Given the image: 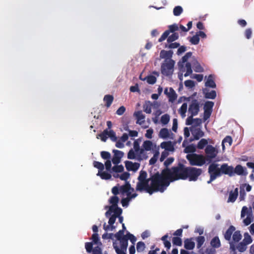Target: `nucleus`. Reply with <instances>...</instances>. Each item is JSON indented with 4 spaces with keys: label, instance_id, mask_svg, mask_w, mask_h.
Listing matches in <instances>:
<instances>
[{
    "label": "nucleus",
    "instance_id": "obj_50",
    "mask_svg": "<svg viewBox=\"0 0 254 254\" xmlns=\"http://www.w3.org/2000/svg\"><path fill=\"white\" fill-rule=\"evenodd\" d=\"M190 42L193 45H197L199 43V38L198 37V36L195 34V35L192 36L190 39Z\"/></svg>",
    "mask_w": 254,
    "mask_h": 254
},
{
    "label": "nucleus",
    "instance_id": "obj_47",
    "mask_svg": "<svg viewBox=\"0 0 254 254\" xmlns=\"http://www.w3.org/2000/svg\"><path fill=\"white\" fill-rule=\"evenodd\" d=\"M184 84L186 87L189 89L192 88L195 85V82L191 80H188L185 81Z\"/></svg>",
    "mask_w": 254,
    "mask_h": 254
},
{
    "label": "nucleus",
    "instance_id": "obj_42",
    "mask_svg": "<svg viewBox=\"0 0 254 254\" xmlns=\"http://www.w3.org/2000/svg\"><path fill=\"white\" fill-rule=\"evenodd\" d=\"M252 242V239L251 236L247 233L244 234V239L243 240V243L245 245L251 244Z\"/></svg>",
    "mask_w": 254,
    "mask_h": 254
},
{
    "label": "nucleus",
    "instance_id": "obj_48",
    "mask_svg": "<svg viewBox=\"0 0 254 254\" xmlns=\"http://www.w3.org/2000/svg\"><path fill=\"white\" fill-rule=\"evenodd\" d=\"M197 242V247L198 248H200L204 242L205 239L203 236H199L196 239Z\"/></svg>",
    "mask_w": 254,
    "mask_h": 254
},
{
    "label": "nucleus",
    "instance_id": "obj_13",
    "mask_svg": "<svg viewBox=\"0 0 254 254\" xmlns=\"http://www.w3.org/2000/svg\"><path fill=\"white\" fill-rule=\"evenodd\" d=\"M142 148L145 151H152L153 152L159 150V146H157L156 144L150 140H146L143 142Z\"/></svg>",
    "mask_w": 254,
    "mask_h": 254
},
{
    "label": "nucleus",
    "instance_id": "obj_41",
    "mask_svg": "<svg viewBox=\"0 0 254 254\" xmlns=\"http://www.w3.org/2000/svg\"><path fill=\"white\" fill-rule=\"evenodd\" d=\"M113 97L111 95H106L104 98V101L106 103V106L109 107L112 104Z\"/></svg>",
    "mask_w": 254,
    "mask_h": 254
},
{
    "label": "nucleus",
    "instance_id": "obj_54",
    "mask_svg": "<svg viewBox=\"0 0 254 254\" xmlns=\"http://www.w3.org/2000/svg\"><path fill=\"white\" fill-rule=\"evenodd\" d=\"M173 243L177 246H181L182 245V240L178 237H174L173 239Z\"/></svg>",
    "mask_w": 254,
    "mask_h": 254
},
{
    "label": "nucleus",
    "instance_id": "obj_35",
    "mask_svg": "<svg viewBox=\"0 0 254 254\" xmlns=\"http://www.w3.org/2000/svg\"><path fill=\"white\" fill-rule=\"evenodd\" d=\"M187 103H184L179 110V113L183 118H184L186 117V113L187 112Z\"/></svg>",
    "mask_w": 254,
    "mask_h": 254
},
{
    "label": "nucleus",
    "instance_id": "obj_40",
    "mask_svg": "<svg viewBox=\"0 0 254 254\" xmlns=\"http://www.w3.org/2000/svg\"><path fill=\"white\" fill-rule=\"evenodd\" d=\"M183 9L181 6H177L174 8L173 14L175 16H178L183 12Z\"/></svg>",
    "mask_w": 254,
    "mask_h": 254
},
{
    "label": "nucleus",
    "instance_id": "obj_23",
    "mask_svg": "<svg viewBox=\"0 0 254 254\" xmlns=\"http://www.w3.org/2000/svg\"><path fill=\"white\" fill-rule=\"evenodd\" d=\"M190 131L195 139H198L203 135V132L199 127L192 126L190 127Z\"/></svg>",
    "mask_w": 254,
    "mask_h": 254
},
{
    "label": "nucleus",
    "instance_id": "obj_4",
    "mask_svg": "<svg viewBox=\"0 0 254 254\" xmlns=\"http://www.w3.org/2000/svg\"><path fill=\"white\" fill-rule=\"evenodd\" d=\"M134 189L130 187L128 183H126L125 185L122 186L119 188L118 187H114L112 189V192L114 194L119 193L122 195V204L124 207L127 206L130 200L137 196V194L134 193Z\"/></svg>",
    "mask_w": 254,
    "mask_h": 254
},
{
    "label": "nucleus",
    "instance_id": "obj_25",
    "mask_svg": "<svg viewBox=\"0 0 254 254\" xmlns=\"http://www.w3.org/2000/svg\"><path fill=\"white\" fill-rule=\"evenodd\" d=\"M235 174L239 176H246L248 174L247 169L240 165H238L234 168V176Z\"/></svg>",
    "mask_w": 254,
    "mask_h": 254
},
{
    "label": "nucleus",
    "instance_id": "obj_11",
    "mask_svg": "<svg viewBox=\"0 0 254 254\" xmlns=\"http://www.w3.org/2000/svg\"><path fill=\"white\" fill-rule=\"evenodd\" d=\"M241 215L242 218H244L246 216V217L243 219V222L246 226L249 225L253 221V217L251 208L249 210L247 207L243 206L241 211Z\"/></svg>",
    "mask_w": 254,
    "mask_h": 254
},
{
    "label": "nucleus",
    "instance_id": "obj_1",
    "mask_svg": "<svg viewBox=\"0 0 254 254\" xmlns=\"http://www.w3.org/2000/svg\"><path fill=\"white\" fill-rule=\"evenodd\" d=\"M201 173L200 169L180 166L170 170H164L160 175L156 174L151 179H147V173L141 170L138 177L136 189L139 191L146 190L150 194L155 191L162 192L171 182L187 179L190 181H195Z\"/></svg>",
    "mask_w": 254,
    "mask_h": 254
},
{
    "label": "nucleus",
    "instance_id": "obj_12",
    "mask_svg": "<svg viewBox=\"0 0 254 254\" xmlns=\"http://www.w3.org/2000/svg\"><path fill=\"white\" fill-rule=\"evenodd\" d=\"M206 154V162L210 163L211 160L215 158L218 154L217 149L212 145H207L205 149Z\"/></svg>",
    "mask_w": 254,
    "mask_h": 254
},
{
    "label": "nucleus",
    "instance_id": "obj_63",
    "mask_svg": "<svg viewBox=\"0 0 254 254\" xmlns=\"http://www.w3.org/2000/svg\"><path fill=\"white\" fill-rule=\"evenodd\" d=\"M153 132V130L152 129H149L147 130L145 133V136L148 138H151Z\"/></svg>",
    "mask_w": 254,
    "mask_h": 254
},
{
    "label": "nucleus",
    "instance_id": "obj_34",
    "mask_svg": "<svg viewBox=\"0 0 254 254\" xmlns=\"http://www.w3.org/2000/svg\"><path fill=\"white\" fill-rule=\"evenodd\" d=\"M208 143H212L211 139H201L198 142L197 147L199 149H203Z\"/></svg>",
    "mask_w": 254,
    "mask_h": 254
},
{
    "label": "nucleus",
    "instance_id": "obj_15",
    "mask_svg": "<svg viewBox=\"0 0 254 254\" xmlns=\"http://www.w3.org/2000/svg\"><path fill=\"white\" fill-rule=\"evenodd\" d=\"M221 175L225 174L230 177L234 176V168L232 166H229L227 164L224 163L221 166Z\"/></svg>",
    "mask_w": 254,
    "mask_h": 254
},
{
    "label": "nucleus",
    "instance_id": "obj_9",
    "mask_svg": "<svg viewBox=\"0 0 254 254\" xmlns=\"http://www.w3.org/2000/svg\"><path fill=\"white\" fill-rule=\"evenodd\" d=\"M175 64V62L174 60L163 61L161 66L162 74L165 76H170L172 75L174 71Z\"/></svg>",
    "mask_w": 254,
    "mask_h": 254
},
{
    "label": "nucleus",
    "instance_id": "obj_8",
    "mask_svg": "<svg viewBox=\"0 0 254 254\" xmlns=\"http://www.w3.org/2000/svg\"><path fill=\"white\" fill-rule=\"evenodd\" d=\"M187 159L192 165L202 166L206 162L205 157L202 155H198L194 153L188 154L187 155Z\"/></svg>",
    "mask_w": 254,
    "mask_h": 254
},
{
    "label": "nucleus",
    "instance_id": "obj_21",
    "mask_svg": "<svg viewBox=\"0 0 254 254\" xmlns=\"http://www.w3.org/2000/svg\"><path fill=\"white\" fill-rule=\"evenodd\" d=\"M189 60L191 64V65H192L194 71L197 72H201L203 71V67L200 65L199 63L194 58H192L191 57Z\"/></svg>",
    "mask_w": 254,
    "mask_h": 254
},
{
    "label": "nucleus",
    "instance_id": "obj_10",
    "mask_svg": "<svg viewBox=\"0 0 254 254\" xmlns=\"http://www.w3.org/2000/svg\"><path fill=\"white\" fill-rule=\"evenodd\" d=\"M221 167L219 165L215 163L211 164L208 169V172L210 175V179L208 181V183H210L215 180L217 177L221 175Z\"/></svg>",
    "mask_w": 254,
    "mask_h": 254
},
{
    "label": "nucleus",
    "instance_id": "obj_64",
    "mask_svg": "<svg viewBox=\"0 0 254 254\" xmlns=\"http://www.w3.org/2000/svg\"><path fill=\"white\" fill-rule=\"evenodd\" d=\"M246 245H245V244H243L242 243H240L238 247V249L239 250V251L240 252H243L244 251H245L246 249Z\"/></svg>",
    "mask_w": 254,
    "mask_h": 254
},
{
    "label": "nucleus",
    "instance_id": "obj_53",
    "mask_svg": "<svg viewBox=\"0 0 254 254\" xmlns=\"http://www.w3.org/2000/svg\"><path fill=\"white\" fill-rule=\"evenodd\" d=\"M170 34V31L169 30H166L161 36V37L159 39L158 41L160 42H161L165 40L166 38Z\"/></svg>",
    "mask_w": 254,
    "mask_h": 254
},
{
    "label": "nucleus",
    "instance_id": "obj_37",
    "mask_svg": "<svg viewBox=\"0 0 254 254\" xmlns=\"http://www.w3.org/2000/svg\"><path fill=\"white\" fill-rule=\"evenodd\" d=\"M170 117L168 114H164L161 117L160 122L163 125L167 124L170 121Z\"/></svg>",
    "mask_w": 254,
    "mask_h": 254
},
{
    "label": "nucleus",
    "instance_id": "obj_59",
    "mask_svg": "<svg viewBox=\"0 0 254 254\" xmlns=\"http://www.w3.org/2000/svg\"><path fill=\"white\" fill-rule=\"evenodd\" d=\"M126 111V108L124 106L120 107L117 111L116 113L118 115H123Z\"/></svg>",
    "mask_w": 254,
    "mask_h": 254
},
{
    "label": "nucleus",
    "instance_id": "obj_44",
    "mask_svg": "<svg viewBox=\"0 0 254 254\" xmlns=\"http://www.w3.org/2000/svg\"><path fill=\"white\" fill-rule=\"evenodd\" d=\"M213 105L214 104L212 102L208 101L206 102L204 106V111L212 112V109Z\"/></svg>",
    "mask_w": 254,
    "mask_h": 254
},
{
    "label": "nucleus",
    "instance_id": "obj_58",
    "mask_svg": "<svg viewBox=\"0 0 254 254\" xmlns=\"http://www.w3.org/2000/svg\"><path fill=\"white\" fill-rule=\"evenodd\" d=\"M168 151L164 150L162 152L161 156L160 159L161 162L163 161L165 158L168 156Z\"/></svg>",
    "mask_w": 254,
    "mask_h": 254
},
{
    "label": "nucleus",
    "instance_id": "obj_3",
    "mask_svg": "<svg viewBox=\"0 0 254 254\" xmlns=\"http://www.w3.org/2000/svg\"><path fill=\"white\" fill-rule=\"evenodd\" d=\"M94 166L98 169L97 176H100L102 179L109 180L111 178L112 171L114 173H121L124 172V168L123 165H116L111 169V162L110 160H107L105 162V169L103 164L95 161L93 163Z\"/></svg>",
    "mask_w": 254,
    "mask_h": 254
},
{
    "label": "nucleus",
    "instance_id": "obj_32",
    "mask_svg": "<svg viewBox=\"0 0 254 254\" xmlns=\"http://www.w3.org/2000/svg\"><path fill=\"white\" fill-rule=\"evenodd\" d=\"M139 78L143 81L146 80L147 82L150 84H153L156 81V77L152 75H149L145 78H142L141 75H140Z\"/></svg>",
    "mask_w": 254,
    "mask_h": 254
},
{
    "label": "nucleus",
    "instance_id": "obj_5",
    "mask_svg": "<svg viewBox=\"0 0 254 254\" xmlns=\"http://www.w3.org/2000/svg\"><path fill=\"white\" fill-rule=\"evenodd\" d=\"M192 55L191 53H187L178 63L179 72L178 77L181 81L183 80V76L187 77L190 75L192 70L191 67V64L189 59Z\"/></svg>",
    "mask_w": 254,
    "mask_h": 254
},
{
    "label": "nucleus",
    "instance_id": "obj_45",
    "mask_svg": "<svg viewBox=\"0 0 254 254\" xmlns=\"http://www.w3.org/2000/svg\"><path fill=\"white\" fill-rule=\"evenodd\" d=\"M242 238V235L239 231H236L233 235V240L235 242H239Z\"/></svg>",
    "mask_w": 254,
    "mask_h": 254
},
{
    "label": "nucleus",
    "instance_id": "obj_14",
    "mask_svg": "<svg viewBox=\"0 0 254 254\" xmlns=\"http://www.w3.org/2000/svg\"><path fill=\"white\" fill-rule=\"evenodd\" d=\"M159 137L164 139H173L174 137V134L170 130L166 128H162L159 133Z\"/></svg>",
    "mask_w": 254,
    "mask_h": 254
},
{
    "label": "nucleus",
    "instance_id": "obj_17",
    "mask_svg": "<svg viewBox=\"0 0 254 254\" xmlns=\"http://www.w3.org/2000/svg\"><path fill=\"white\" fill-rule=\"evenodd\" d=\"M126 169L128 171L136 172L140 167V164L138 162H133L130 161L125 162Z\"/></svg>",
    "mask_w": 254,
    "mask_h": 254
},
{
    "label": "nucleus",
    "instance_id": "obj_18",
    "mask_svg": "<svg viewBox=\"0 0 254 254\" xmlns=\"http://www.w3.org/2000/svg\"><path fill=\"white\" fill-rule=\"evenodd\" d=\"M92 239L93 240L94 244H96L97 245V247H95L93 249V254H102L101 249L99 248V246L101 245V244L99 242L98 235L96 234H93L92 236Z\"/></svg>",
    "mask_w": 254,
    "mask_h": 254
},
{
    "label": "nucleus",
    "instance_id": "obj_62",
    "mask_svg": "<svg viewBox=\"0 0 254 254\" xmlns=\"http://www.w3.org/2000/svg\"><path fill=\"white\" fill-rule=\"evenodd\" d=\"M150 235V232L148 230H146L141 234V237L143 239H145L149 237Z\"/></svg>",
    "mask_w": 254,
    "mask_h": 254
},
{
    "label": "nucleus",
    "instance_id": "obj_20",
    "mask_svg": "<svg viewBox=\"0 0 254 254\" xmlns=\"http://www.w3.org/2000/svg\"><path fill=\"white\" fill-rule=\"evenodd\" d=\"M113 152L114 155L112 159V162L114 164H118L120 163L124 154L122 151L118 150H114Z\"/></svg>",
    "mask_w": 254,
    "mask_h": 254
},
{
    "label": "nucleus",
    "instance_id": "obj_6",
    "mask_svg": "<svg viewBox=\"0 0 254 254\" xmlns=\"http://www.w3.org/2000/svg\"><path fill=\"white\" fill-rule=\"evenodd\" d=\"M107 125L108 129L104 130L101 133L97 135L98 139L100 138L102 141H106L108 138H110L113 141H116L117 138L115 132L111 129L112 123L111 121H107Z\"/></svg>",
    "mask_w": 254,
    "mask_h": 254
},
{
    "label": "nucleus",
    "instance_id": "obj_33",
    "mask_svg": "<svg viewBox=\"0 0 254 254\" xmlns=\"http://www.w3.org/2000/svg\"><path fill=\"white\" fill-rule=\"evenodd\" d=\"M205 85L206 86H209L212 88H215L216 87V84L214 81V78L212 75H210L206 79Z\"/></svg>",
    "mask_w": 254,
    "mask_h": 254
},
{
    "label": "nucleus",
    "instance_id": "obj_27",
    "mask_svg": "<svg viewBox=\"0 0 254 254\" xmlns=\"http://www.w3.org/2000/svg\"><path fill=\"white\" fill-rule=\"evenodd\" d=\"M238 195V189L236 188L229 192V197L227 200L228 202H234Z\"/></svg>",
    "mask_w": 254,
    "mask_h": 254
},
{
    "label": "nucleus",
    "instance_id": "obj_52",
    "mask_svg": "<svg viewBox=\"0 0 254 254\" xmlns=\"http://www.w3.org/2000/svg\"><path fill=\"white\" fill-rule=\"evenodd\" d=\"M191 78L195 79L198 82H200L203 80V76L202 74H194L191 76Z\"/></svg>",
    "mask_w": 254,
    "mask_h": 254
},
{
    "label": "nucleus",
    "instance_id": "obj_46",
    "mask_svg": "<svg viewBox=\"0 0 254 254\" xmlns=\"http://www.w3.org/2000/svg\"><path fill=\"white\" fill-rule=\"evenodd\" d=\"M195 146L192 144L188 146L185 149V152L187 153H193L195 151Z\"/></svg>",
    "mask_w": 254,
    "mask_h": 254
},
{
    "label": "nucleus",
    "instance_id": "obj_24",
    "mask_svg": "<svg viewBox=\"0 0 254 254\" xmlns=\"http://www.w3.org/2000/svg\"><path fill=\"white\" fill-rule=\"evenodd\" d=\"M160 147L164 150L170 152L174 151V144L171 141H164L160 144Z\"/></svg>",
    "mask_w": 254,
    "mask_h": 254
},
{
    "label": "nucleus",
    "instance_id": "obj_51",
    "mask_svg": "<svg viewBox=\"0 0 254 254\" xmlns=\"http://www.w3.org/2000/svg\"><path fill=\"white\" fill-rule=\"evenodd\" d=\"M178 37L179 35L178 34L174 33L168 37L167 41L168 42H172L178 39Z\"/></svg>",
    "mask_w": 254,
    "mask_h": 254
},
{
    "label": "nucleus",
    "instance_id": "obj_38",
    "mask_svg": "<svg viewBox=\"0 0 254 254\" xmlns=\"http://www.w3.org/2000/svg\"><path fill=\"white\" fill-rule=\"evenodd\" d=\"M211 245L213 248H217L220 246V242L217 237H214L211 241Z\"/></svg>",
    "mask_w": 254,
    "mask_h": 254
},
{
    "label": "nucleus",
    "instance_id": "obj_56",
    "mask_svg": "<svg viewBox=\"0 0 254 254\" xmlns=\"http://www.w3.org/2000/svg\"><path fill=\"white\" fill-rule=\"evenodd\" d=\"M94 245L93 242L92 243H87L85 244V248L88 252H91L92 251V246Z\"/></svg>",
    "mask_w": 254,
    "mask_h": 254
},
{
    "label": "nucleus",
    "instance_id": "obj_49",
    "mask_svg": "<svg viewBox=\"0 0 254 254\" xmlns=\"http://www.w3.org/2000/svg\"><path fill=\"white\" fill-rule=\"evenodd\" d=\"M145 246L144 243L139 242L137 243L136 246L137 251L138 252H141L145 249Z\"/></svg>",
    "mask_w": 254,
    "mask_h": 254
},
{
    "label": "nucleus",
    "instance_id": "obj_16",
    "mask_svg": "<svg viewBox=\"0 0 254 254\" xmlns=\"http://www.w3.org/2000/svg\"><path fill=\"white\" fill-rule=\"evenodd\" d=\"M199 111L198 102L196 100L191 102L189 108V113L191 114L190 116L196 115Z\"/></svg>",
    "mask_w": 254,
    "mask_h": 254
},
{
    "label": "nucleus",
    "instance_id": "obj_28",
    "mask_svg": "<svg viewBox=\"0 0 254 254\" xmlns=\"http://www.w3.org/2000/svg\"><path fill=\"white\" fill-rule=\"evenodd\" d=\"M114 177L119 178L122 181H126L130 176V174L127 172H124L121 173H114L113 174Z\"/></svg>",
    "mask_w": 254,
    "mask_h": 254
},
{
    "label": "nucleus",
    "instance_id": "obj_55",
    "mask_svg": "<svg viewBox=\"0 0 254 254\" xmlns=\"http://www.w3.org/2000/svg\"><path fill=\"white\" fill-rule=\"evenodd\" d=\"M222 141H223V143H228L229 146H231L232 142V139L230 136H227L225 138H224Z\"/></svg>",
    "mask_w": 254,
    "mask_h": 254
},
{
    "label": "nucleus",
    "instance_id": "obj_29",
    "mask_svg": "<svg viewBox=\"0 0 254 254\" xmlns=\"http://www.w3.org/2000/svg\"><path fill=\"white\" fill-rule=\"evenodd\" d=\"M134 116L137 119V123L142 125L144 122L145 117L141 111H136L134 113Z\"/></svg>",
    "mask_w": 254,
    "mask_h": 254
},
{
    "label": "nucleus",
    "instance_id": "obj_57",
    "mask_svg": "<svg viewBox=\"0 0 254 254\" xmlns=\"http://www.w3.org/2000/svg\"><path fill=\"white\" fill-rule=\"evenodd\" d=\"M180 44L178 43L175 42L171 44H169L168 45L166 46V48H169L170 49H175L179 47Z\"/></svg>",
    "mask_w": 254,
    "mask_h": 254
},
{
    "label": "nucleus",
    "instance_id": "obj_7",
    "mask_svg": "<svg viewBox=\"0 0 254 254\" xmlns=\"http://www.w3.org/2000/svg\"><path fill=\"white\" fill-rule=\"evenodd\" d=\"M147 158L146 153L143 148L136 150L130 149L127 154V158L140 161Z\"/></svg>",
    "mask_w": 254,
    "mask_h": 254
},
{
    "label": "nucleus",
    "instance_id": "obj_22",
    "mask_svg": "<svg viewBox=\"0 0 254 254\" xmlns=\"http://www.w3.org/2000/svg\"><path fill=\"white\" fill-rule=\"evenodd\" d=\"M192 117L190 116L187 118L186 121L187 125H192V126L199 127L202 124V120L199 118L193 119Z\"/></svg>",
    "mask_w": 254,
    "mask_h": 254
},
{
    "label": "nucleus",
    "instance_id": "obj_31",
    "mask_svg": "<svg viewBox=\"0 0 254 254\" xmlns=\"http://www.w3.org/2000/svg\"><path fill=\"white\" fill-rule=\"evenodd\" d=\"M205 97L207 98L214 99L216 96V92L214 90L209 91L207 89H204L203 90Z\"/></svg>",
    "mask_w": 254,
    "mask_h": 254
},
{
    "label": "nucleus",
    "instance_id": "obj_19",
    "mask_svg": "<svg viewBox=\"0 0 254 254\" xmlns=\"http://www.w3.org/2000/svg\"><path fill=\"white\" fill-rule=\"evenodd\" d=\"M164 93L169 98L170 102H173L177 97V95L175 90L171 87L166 88Z\"/></svg>",
    "mask_w": 254,
    "mask_h": 254
},
{
    "label": "nucleus",
    "instance_id": "obj_61",
    "mask_svg": "<svg viewBox=\"0 0 254 254\" xmlns=\"http://www.w3.org/2000/svg\"><path fill=\"white\" fill-rule=\"evenodd\" d=\"M178 127V122L176 119H174L173 120V127H172V130L176 132Z\"/></svg>",
    "mask_w": 254,
    "mask_h": 254
},
{
    "label": "nucleus",
    "instance_id": "obj_60",
    "mask_svg": "<svg viewBox=\"0 0 254 254\" xmlns=\"http://www.w3.org/2000/svg\"><path fill=\"white\" fill-rule=\"evenodd\" d=\"M102 157L104 159H109L110 158V154L106 151H103L101 153Z\"/></svg>",
    "mask_w": 254,
    "mask_h": 254
},
{
    "label": "nucleus",
    "instance_id": "obj_30",
    "mask_svg": "<svg viewBox=\"0 0 254 254\" xmlns=\"http://www.w3.org/2000/svg\"><path fill=\"white\" fill-rule=\"evenodd\" d=\"M195 246V243L193 241V239H187L184 242V247L187 250H191Z\"/></svg>",
    "mask_w": 254,
    "mask_h": 254
},
{
    "label": "nucleus",
    "instance_id": "obj_39",
    "mask_svg": "<svg viewBox=\"0 0 254 254\" xmlns=\"http://www.w3.org/2000/svg\"><path fill=\"white\" fill-rule=\"evenodd\" d=\"M144 111L147 113L150 114L152 112V104L150 102H146L143 106Z\"/></svg>",
    "mask_w": 254,
    "mask_h": 254
},
{
    "label": "nucleus",
    "instance_id": "obj_26",
    "mask_svg": "<svg viewBox=\"0 0 254 254\" xmlns=\"http://www.w3.org/2000/svg\"><path fill=\"white\" fill-rule=\"evenodd\" d=\"M173 52L171 51L161 50L160 53V58L164 59V61H167L168 60H173L172 59Z\"/></svg>",
    "mask_w": 254,
    "mask_h": 254
},
{
    "label": "nucleus",
    "instance_id": "obj_43",
    "mask_svg": "<svg viewBox=\"0 0 254 254\" xmlns=\"http://www.w3.org/2000/svg\"><path fill=\"white\" fill-rule=\"evenodd\" d=\"M154 155L153 157H152L150 160H149V163L150 164H154L156 163L157 159L158 158V157L160 154L159 150H157V151L153 152Z\"/></svg>",
    "mask_w": 254,
    "mask_h": 254
},
{
    "label": "nucleus",
    "instance_id": "obj_36",
    "mask_svg": "<svg viewBox=\"0 0 254 254\" xmlns=\"http://www.w3.org/2000/svg\"><path fill=\"white\" fill-rule=\"evenodd\" d=\"M235 228L234 226H230L229 228V229L227 230V231L226 232V233L224 235L225 239H226L227 240H230L231 235H232V233L235 231Z\"/></svg>",
    "mask_w": 254,
    "mask_h": 254
},
{
    "label": "nucleus",
    "instance_id": "obj_2",
    "mask_svg": "<svg viewBox=\"0 0 254 254\" xmlns=\"http://www.w3.org/2000/svg\"><path fill=\"white\" fill-rule=\"evenodd\" d=\"M119 199L116 196H112L109 200L110 206L109 207V210L106 212V216L109 218L108 224H104V229L105 230L113 231L116 228L114 225L117 217L119 218L120 223L122 224L123 230H120L115 234V237L117 238L113 246L117 254H126L127 248L128 245L127 240H129L130 242L134 244L136 241V238L131 234L127 232L126 235H124V232L126 229L125 224L123 223V217L121 216L122 210L118 207L117 204ZM108 208L106 206L105 208Z\"/></svg>",
    "mask_w": 254,
    "mask_h": 254
}]
</instances>
